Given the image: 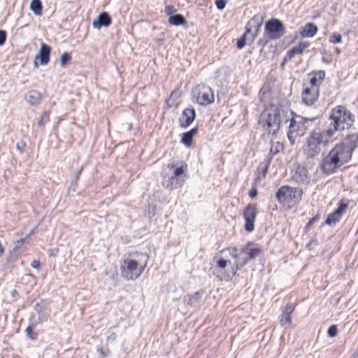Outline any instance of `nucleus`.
<instances>
[{"label":"nucleus","mask_w":358,"mask_h":358,"mask_svg":"<svg viewBox=\"0 0 358 358\" xmlns=\"http://www.w3.org/2000/svg\"><path fill=\"white\" fill-rule=\"evenodd\" d=\"M315 120V117L308 118L294 115V116L289 120V130L287 131V137L291 143L293 144L294 138L299 135L298 131L306 130L308 126V123L309 122H313Z\"/></svg>","instance_id":"7"},{"label":"nucleus","mask_w":358,"mask_h":358,"mask_svg":"<svg viewBox=\"0 0 358 358\" xmlns=\"http://www.w3.org/2000/svg\"><path fill=\"white\" fill-rule=\"evenodd\" d=\"M134 255L141 259H127L124 262V265L121 266L122 275L128 280L138 278L147 266L149 260L147 253L136 252Z\"/></svg>","instance_id":"3"},{"label":"nucleus","mask_w":358,"mask_h":358,"mask_svg":"<svg viewBox=\"0 0 358 358\" xmlns=\"http://www.w3.org/2000/svg\"><path fill=\"white\" fill-rule=\"evenodd\" d=\"M51 52V48L48 45L41 43L38 54L35 57L34 65L36 68H38V64L36 59L40 60L41 65H46L50 61V55Z\"/></svg>","instance_id":"16"},{"label":"nucleus","mask_w":358,"mask_h":358,"mask_svg":"<svg viewBox=\"0 0 358 358\" xmlns=\"http://www.w3.org/2000/svg\"><path fill=\"white\" fill-rule=\"evenodd\" d=\"M165 13L168 15H173V13L176 11L173 6H167L165 7Z\"/></svg>","instance_id":"50"},{"label":"nucleus","mask_w":358,"mask_h":358,"mask_svg":"<svg viewBox=\"0 0 358 358\" xmlns=\"http://www.w3.org/2000/svg\"><path fill=\"white\" fill-rule=\"evenodd\" d=\"M229 251V254L230 255L234 258L236 261L238 260V257H239V255H238V250L237 248L236 247H233V248H225L219 251V253H222L225 251Z\"/></svg>","instance_id":"37"},{"label":"nucleus","mask_w":358,"mask_h":358,"mask_svg":"<svg viewBox=\"0 0 358 358\" xmlns=\"http://www.w3.org/2000/svg\"><path fill=\"white\" fill-rule=\"evenodd\" d=\"M332 131L324 129L322 131H313L308 136L304 147V155L308 159H313L320 154L322 147L333 141Z\"/></svg>","instance_id":"1"},{"label":"nucleus","mask_w":358,"mask_h":358,"mask_svg":"<svg viewBox=\"0 0 358 358\" xmlns=\"http://www.w3.org/2000/svg\"><path fill=\"white\" fill-rule=\"evenodd\" d=\"M192 97L201 106L210 105L215 101L211 87L203 84L198 85L192 90Z\"/></svg>","instance_id":"8"},{"label":"nucleus","mask_w":358,"mask_h":358,"mask_svg":"<svg viewBox=\"0 0 358 358\" xmlns=\"http://www.w3.org/2000/svg\"><path fill=\"white\" fill-rule=\"evenodd\" d=\"M319 215L314 216L306 225V228L309 229L316 221L319 220Z\"/></svg>","instance_id":"53"},{"label":"nucleus","mask_w":358,"mask_h":358,"mask_svg":"<svg viewBox=\"0 0 358 358\" xmlns=\"http://www.w3.org/2000/svg\"><path fill=\"white\" fill-rule=\"evenodd\" d=\"M26 147L27 144L23 140H21L16 143V149L20 154H22L25 152Z\"/></svg>","instance_id":"46"},{"label":"nucleus","mask_w":358,"mask_h":358,"mask_svg":"<svg viewBox=\"0 0 358 358\" xmlns=\"http://www.w3.org/2000/svg\"><path fill=\"white\" fill-rule=\"evenodd\" d=\"M280 111L278 107L271 104L261 113L259 124L269 134L276 136L280 128Z\"/></svg>","instance_id":"4"},{"label":"nucleus","mask_w":358,"mask_h":358,"mask_svg":"<svg viewBox=\"0 0 358 358\" xmlns=\"http://www.w3.org/2000/svg\"><path fill=\"white\" fill-rule=\"evenodd\" d=\"M112 19L110 15L106 12L103 11L100 13L96 19L93 20L92 27L95 29H99L102 27H108L111 24Z\"/></svg>","instance_id":"20"},{"label":"nucleus","mask_w":358,"mask_h":358,"mask_svg":"<svg viewBox=\"0 0 358 358\" xmlns=\"http://www.w3.org/2000/svg\"><path fill=\"white\" fill-rule=\"evenodd\" d=\"M262 252V249L259 248H252L250 247L248 252L247 253V256L241 259L243 262L242 265H246L248 264L250 261L255 259L258 257Z\"/></svg>","instance_id":"29"},{"label":"nucleus","mask_w":358,"mask_h":358,"mask_svg":"<svg viewBox=\"0 0 358 358\" xmlns=\"http://www.w3.org/2000/svg\"><path fill=\"white\" fill-rule=\"evenodd\" d=\"M271 162V158H266V159L265 160L264 167L262 171L264 176H265L267 173L268 169L270 166Z\"/></svg>","instance_id":"52"},{"label":"nucleus","mask_w":358,"mask_h":358,"mask_svg":"<svg viewBox=\"0 0 358 358\" xmlns=\"http://www.w3.org/2000/svg\"><path fill=\"white\" fill-rule=\"evenodd\" d=\"M325 71L323 70H318L316 71H312L308 76H310V84L312 88H317L320 90V86L322 83L325 78Z\"/></svg>","instance_id":"22"},{"label":"nucleus","mask_w":358,"mask_h":358,"mask_svg":"<svg viewBox=\"0 0 358 358\" xmlns=\"http://www.w3.org/2000/svg\"><path fill=\"white\" fill-rule=\"evenodd\" d=\"M42 98L43 97L41 92L35 90H31L29 91L24 96L25 100L31 106L39 105L42 101Z\"/></svg>","instance_id":"25"},{"label":"nucleus","mask_w":358,"mask_h":358,"mask_svg":"<svg viewBox=\"0 0 358 358\" xmlns=\"http://www.w3.org/2000/svg\"><path fill=\"white\" fill-rule=\"evenodd\" d=\"M42 3L41 0H31L30 2V9L36 15H41L42 13Z\"/></svg>","instance_id":"33"},{"label":"nucleus","mask_w":358,"mask_h":358,"mask_svg":"<svg viewBox=\"0 0 358 358\" xmlns=\"http://www.w3.org/2000/svg\"><path fill=\"white\" fill-rule=\"evenodd\" d=\"M227 1L226 0H216L215 5L218 10H223L226 6Z\"/></svg>","instance_id":"49"},{"label":"nucleus","mask_w":358,"mask_h":358,"mask_svg":"<svg viewBox=\"0 0 358 358\" xmlns=\"http://www.w3.org/2000/svg\"><path fill=\"white\" fill-rule=\"evenodd\" d=\"M302 101L307 106L315 103L319 96V89L305 87L302 92Z\"/></svg>","instance_id":"17"},{"label":"nucleus","mask_w":358,"mask_h":358,"mask_svg":"<svg viewBox=\"0 0 358 358\" xmlns=\"http://www.w3.org/2000/svg\"><path fill=\"white\" fill-rule=\"evenodd\" d=\"M332 137L336 131L348 129L355 122V115L344 106L339 105L332 108L329 116Z\"/></svg>","instance_id":"2"},{"label":"nucleus","mask_w":358,"mask_h":358,"mask_svg":"<svg viewBox=\"0 0 358 358\" xmlns=\"http://www.w3.org/2000/svg\"><path fill=\"white\" fill-rule=\"evenodd\" d=\"M49 113L47 111H43L37 122L38 127L40 128H44L45 124L49 122Z\"/></svg>","instance_id":"35"},{"label":"nucleus","mask_w":358,"mask_h":358,"mask_svg":"<svg viewBox=\"0 0 358 358\" xmlns=\"http://www.w3.org/2000/svg\"><path fill=\"white\" fill-rule=\"evenodd\" d=\"M341 166L336 156L334 157L330 152L324 157L320 166L322 172L327 175L335 173Z\"/></svg>","instance_id":"11"},{"label":"nucleus","mask_w":358,"mask_h":358,"mask_svg":"<svg viewBox=\"0 0 358 358\" xmlns=\"http://www.w3.org/2000/svg\"><path fill=\"white\" fill-rule=\"evenodd\" d=\"M204 290L201 289L196 292L193 295L189 296V299L187 301V305L189 306H195L199 303L201 296L203 294Z\"/></svg>","instance_id":"31"},{"label":"nucleus","mask_w":358,"mask_h":358,"mask_svg":"<svg viewBox=\"0 0 358 358\" xmlns=\"http://www.w3.org/2000/svg\"><path fill=\"white\" fill-rule=\"evenodd\" d=\"M356 355H358V348H357V350L356 351Z\"/></svg>","instance_id":"61"},{"label":"nucleus","mask_w":358,"mask_h":358,"mask_svg":"<svg viewBox=\"0 0 358 358\" xmlns=\"http://www.w3.org/2000/svg\"><path fill=\"white\" fill-rule=\"evenodd\" d=\"M228 263H230V261L220 258L216 262V266L220 269H224L226 268Z\"/></svg>","instance_id":"48"},{"label":"nucleus","mask_w":358,"mask_h":358,"mask_svg":"<svg viewBox=\"0 0 358 358\" xmlns=\"http://www.w3.org/2000/svg\"><path fill=\"white\" fill-rule=\"evenodd\" d=\"M185 182L184 178H176L173 176H164L162 185L164 188L172 190L181 187Z\"/></svg>","instance_id":"19"},{"label":"nucleus","mask_w":358,"mask_h":358,"mask_svg":"<svg viewBox=\"0 0 358 358\" xmlns=\"http://www.w3.org/2000/svg\"><path fill=\"white\" fill-rule=\"evenodd\" d=\"M196 118V111L193 108H186L182 110V115L178 119L181 128L188 127Z\"/></svg>","instance_id":"15"},{"label":"nucleus","mask_w":358,"mask_h":358,"mask_svg":"<svg viewBox=\"0 0 358 358\" xmlns=\"http://www.w3.org/2000/svg\"><path fill=\"white\" fill-rule=\"evenodd\" d=\"M71 56L69 52H64L60 55L59 62L62 67H64L66 64L70 62Z\"/></svg>","instance_id":"39"},{"label":"nucleus","mask_w":358,"mask_h":358,"mask_svg":"<svg viewBox=\"0 0 358 358\" xmlns=\"http://www.w3.org/2000/svg\"><path fill=\"white\" fill-rule=\"evenodd\" d=\"M303 191L301 188L284 185L278 189L275 198L280 203H296L301 200Z\"/></svg>","instance_id":"6"},{"label":"nucleus","mask_w":358,"mask_h":358,"mask_svg":"<svg viewBox=\"0 0 358 358\" xmlns=\"http://www.w3.org/2000/svg\"><path fill=\"white\" fill-rule=\"evenodd\" d=\"M327 334L329 337H335L338 334V329L336 325H331L329 327L327 330Z\"/></svg>","instance_id":"47"},{"label":"nucleus","mask_w":358,"mask_h":358,"mask_svg":"<svg viewBox=\"0 0 358 358\" xmlns=\"http://www.w3.org/2000/svg\"><path fill=\"white\" fill-rule=\"evenodd\" d=\"M262 252V249L259 248H252L250 247L248 252L247 253V256L241 259L243 262L242 265H246L248 264L250 261L255 259L258 257Z\"/></svg>","instance_id":"30"},{"label":"nucleus","mask_w":358,"mask_h":358,"mask_svg":"<svg viewBox=\"0 0 358 358\" xmlns=\"http://www.w3.org/2000/svg\"><path fill=\"white\" fill-rule=\"evenodd\" d=\"M342 41V36L340 34L334 32L329 38V42L334 44L339 43Z\"/></svg>","instance_id":"43"},{"label":"nucleus","mask_w":358,"mask_h":358,"mask_svg":"<svg viewBox=\"0 0 358 358\" xmlns=\"http://www.w3.org/2000/svg\"><path fill=\"white\" fill-rule=\"evenodd\" d=\"M257 215L256 206L249 203L243 210V217L245 223L244 229L248 232H252L255 229V221Z\"/></svg>","instance_id":"10"},{"label":"nucleus","mask_w":358,"mask_h":358,"mask_svg":"<svg viewBox=\"0 0 358 358\" xmlns=\"http://www.w3.org/2000/svg\"><path fill=\"white\" fill-rule=\"evenodd\" d=\"M285 28L283 23L277 18H271L265 24V34L270 40H277L285 34Z\"/></svg>","instance_id":"9"},{"label":"nucleus","mask_w":358,"mask_h":358,"mask_svg":"<svg viewBox=\"0 0 358 358\" xmlns=\"http://www.w3.org/2000/svg\"><path fill=\"white\" fill-rule=\"evenodd\" d=\"M98 352L103 356V357H106L107 356V354L103 350L102 348H99L98 350Z\"/></svg>","instance_id":"60"},{"label":"nucleus","mask_w":358,"mask_h":358,"mask_svg":"<svg viewBox=\"0 0 358 358\" xmlns=\"http://www.w3.org/2000/svg\"><path fill=\"white\" fill-rule=\"evenodd\" d=\"M243 262L241 260H237L234 262V265L231 267L230 271L229 272H224V276L222 279L226 281H230L231 279L236 275L237 271L242 267L245 265H242Z\"/></svg>","instance_id":"27"},{"label":"nucleus","mask_w":358,"mask_h":358,"mask_svg":"<svg viewBox=\"0 0 358 358\" xmlns=\"http://www.w3.org/2000/svg\"><path fill=\"white\" fill-rule=\"evenodd\" d=\"M187 168V164H185V166H182L180 167H177L174 171V176H173L176 178H180V176L184 173L185 170H186Z\"/></svg>","instance_id":"45"},{"label":"nucleus","mask_w":358,"mask_h":358,"mask_svg":"<svg viewBox=\"0 0 358 358\" xmlns=\"http://www.w3.org/2000/svg\"><path fill=\"white\" fill-rule=\"evenodd\" d=\"M262 24V18L260 17H254L251 18L246 27L245 31L246 34L252 33V40L253 41L255 38L257 36L258 31Z\"/></svg>","instance_id":"18"},{"label":"nucleus","mask_w":358,"mask_h":358,"mask_svg":"<svg viewBox=\"0 0 358 358\" xmlns=\"http://www.w3.org/2000/svg\"><path fill=\"white\" fill-rule=\"evenodd\" d=\"M117 338V335L115 333H112L110 334L108 337H107V340L108 341H115Z\"/></svg>","instance_id":"57"},{"label":"nucleus","mask_w":358,"mask_h":358,"mask_svg":"<svg viewBox=\"0 0 358 358\" xmlns=\"http://www.w3.org/2000/svg\"><path fill=\"white\" fill-rule=\"evenodd\" d=\"M83 167L81 166L80 169H77L73 173L70 184V188H72L73 191L76 189V187H77V183L79 180L80 176L83 171Z\"/></svg>","instance_id":"34"},{"label":"nucleus","mask_w":358,"mask_h":358,"mask_svg":"<svg viewBox=\"0 0 358 358\" xmlns=\"http://www.w3.org/2000/svg\"><path fill=\"white\" fill-rule=\"evenodd\" d=\"M292 179L299 185H308L310 182V176L307 167L297 164L293 171Z\"/></svg>","instance_id":"12"},{"label":"nucleus","mask_w":358,"mask_h":358,"mask_svg":"<svg viewBox=\"0 0 358 358\" xmlns=\"http://www.w3.org/2000/svg\"><path fill=\"white\" fill-rule=\"evenodd\" d=\"M31 266L33 268L37 269L38 271L41 268V263L39 260L34 259L31 263Z\"/></svg>","instance_id":"54"},{"label":"nucleus","mask_w":358,"mask_h":358,"mask_svg":"<svg viewBox=\"0 0 358 358\" xmlns=\"http://www.w3.org/2000/svg\"><path fill=\"white\" fill-rule=\"evenodd\" d=\"M35 324H36V322L31 323L27 327L25 330L27 337L31 340H36L37 338V334L35 333L33 330V326H34Z\"/></svg>","instance_id":"36"},{"label":"nucleus","mask_w":358,"mask_h":358,"mask_svg":"<svg viewBox=\"0 0 358 358\" xmlns=\"http://www.w3.org/2000/svg\"><path fill=\"white\" fill-rule=\"evenodd\" d=\"M186 20L181 14H175L171 15L169 19V23L171 25L180 26L185 24Z\"/></svg>","instance_id":"32"},{"label":"nucleus","mask_w":358,"mask_h":358,"mask_svg":"<svg viewBox=\"0 0 358 358\" xmlns=\"http://www.w3.org/2000/svg\"><path fill=\"white\" fill-rule=\"evenodd\" d=\"M290 59H287V55H286L285 57H284V59H283L282 62L281 63V66H283Z\"/></svg>","instance_id":"59"},{"label":"nucleus","mask_w":358,"mask_h":358,"mask_svg":"<svg viewBox=\"0 0 358 358\" xmlns=\"http://www.w3.org/2000/svg\"><path fill=\"white\" fill-rule=\"evenodd\" d=\"M25 242V238H20L17 241H16L14 243V247H13V252L15 253H19L22 251L21 248L23 246L24 243Z\"/></svg>","instance_id":"40"},{"label":"nucleus","mask_w":358,"mask_h":358,"mask_svg":"<svg viewBox=\"0 0 358 358\" xmlns=\"http://www.w3.org/2000/svg\"><path fill=\"white\" fill-rule=\"evenodd\" d=\"M358 134H352L348 135L344 141L336 144L330 151L331 155L339 161L341 166L348 163L352 158L354 150L357 147Z\"/></svg>","instance_id":"5"},{"label":"nucleus","mask_w":358,"mask_h":358,"mask_svg":"<svg viewBox=\"0 0 358 358\" xmlns=\"http://www.w3.org/2000/svg\"><path fill=\"white\" fill-rule=\"evenodd\" d=\"M248 34H246V32L236 42V47L238 48V49H242L245 47V44H246V40H247V38H246V35Z\"/></svg>","instance_id":"44"},{"label":"nucleus","mask_w":358,"mask_h":358,"mask_svg":"<svg viewBox=\"0 0 358 358\" xmlns=\"http://www.w3.org/2000/svg\"><path fill=\"white\" fill-rule=\"evenodd\" d=\"M258 194V192H257V189L256 187H252L251 190L249 192V196L252 198V199H254L257 196Z\"/></svg>","instance_id":"56"},{"label":"nucleus","mask_w":358,"mask_h":358,"mask_svg":"<svg viewBox=\"0 0 358 358\" xmlns=\"http://www.w3.org/2000/svg\"><path fill=\"white\" fill-rule=\"evenodd\" d=\"M280 147L282 148V145L281 144H280V143H278V142L277 143L275 147L273 145H271V147L270 148V151H269V155L267 157V158H271V160L273 155L278 153Z\"/></svg>","instance_id":"41"},{"label":"nucleus","mask_w":358,"mask_h":358,"mask_svg":"<svg viewBox=\"0 0 358 358\" xmlns=\"http://www.w3.org/2000/svg\"><path fill=\"white\" fill-rule=\"evenodd\" d=\"M348 208V203L341 201L338 203V208L331 213L327 215V217L324 222V224L331 226L339 222L343 213Z\"/></svg>","instance_id":"14"},{"label":"nucleus","mask_w":358,"mask_h":358,"mask_svg":"<svg viewBox=\"0 0 358 358\" xmlns=\"http://www.w3.org/2000/svg\"><path fill=\"white\" fill-rule=\"evenodd\" d=\"M198 133V127H195L187 132L181 134V143L189 148L192 145L194 136Z\"/></svg>","instance_id":"26"},{"label":"nucleus","mask_w":358,"mask_h":358,"mask_svg":"<svg viewBox=\"0 0 358 358\" xmlns=\"http://www.w3.org/2000/svg\"><path fill=\"white\" fill-rule=\"evenodd\" d=\"M48 303L46 300L40 299L36 301L33 306L34 310L38 314V320L36 324L46 322L49 317L48 310Z\"/></svg>","instance_id":"13"},{"label":"nucleus","mask_w":358,"mask_h":358,"mask_svg":"<svg viewBox=\"0 0 358 358\" xmlns=\"http://www.w3.org/2000/svg\"><path fill=\"white\" fill-rule=\"evenodd\" d=\"M317 30L318 28L314 23L308 22L300 27L299 33L303 38H312L317 34Z\"/></svg>","instance_id":"23"},{"label":"nucleus","mask_w":358,"mask_h":358,"mask_svg":"<svg viewBox=\"0 0 358 358\" xmlns=\"http://www.w3.org/2000/svg\"><path fill=\"white\" fill-rule=\"evenodd\" d=\"M271 41L268 36H265L259 38L257 41V45L261 48L260 51L262 52L264 48L267 45L268 41Z\"/></svg>","instance_id":"42"},{"label":"nucleus","mask_w":358,"mask_h":358,"mask_svg":"<svg viewBox=\"0 0 358 358\" xmlns=\"http://www.w3.org/2000/svg\"><path fill=\"white\" fill-rule=\"evenodd\" d=\"M262 252V249L259 248H252L250 247L248 252L247 253V256L241 259L243 262L242 265H246L248 264L250 261L255 259L258 257Z\"/></svg>","instance_id":"28"},{"label":"nucleus","mask_w":358,"mask_h":358,"mask_svg":"<svg viewBox=\"0 0 358 358\" xmlns=\"http://www.w3.org/2000/svg\"><path fill=\"white\" fill-rule=\"evenodd\" d=\"M180 97V93L176 90L173 91L167 101V104L169 107H172L176 104V100Z\"/></svg>","instance_id":"38"},{"label":"nucleus","mask_w":358,"mask_h":358,"mask_svg":"<svg viewBox=\"0 0 358 358\" xmlns=\"http://www.w3.org/2000/svg\"><path fill=\"white\" fill-rule=\"evenodd\" d=\"M253 244L250 242H249L247 245H245V246H243L241 249V253H244V254H246L248 252L250 247Z\"/></svg>","instance_id":"55"},{"label":"nucleus","mask_w":358,"mask_h":358,"mask_svg":"<svg viewBox=\"0 0 358 358\" xmlns=\"http://www.w3.org/2000/svg\"><path fill=\"white\" fill-rule=\"evenodd\" d=\"M6 40V32L4 30H0V46L5 43Z\"/></svg>","instance_id":"51"},{"label":"nucleus","mask_w":358,"mask_h":358,"mask_svg":"<svg viewBox=\"0 0 358 358\" xmlns=\"http://www.w3.org/2000/svg\"><path fill=\"white\" fill-rule=\"evenodd\" d=\"M294 310V306L292 303H287L282 311L280 316V324L282 327L289 325L292 322V313Z\"/></svg>","instance_id":"21"},{"label":"nucleus","mask_w":358,"mask_h":358,"mask_svg":"<svg viewBox=\"0 0 358 358\" xmlns=\"http://www.w3.org/2000/svg\"><path fill=\"white\" fill-rule=\"evenodd\" d=\"M10 295H11L13 297H19V294H18V292H17L15 289H13V290L10 292Z\"/></svg>","instance_id":"58"},{"label":"nucleus","mask_w":358,"mask_h":358,"mask_svg":"<svg viewBox=\"0 0 358 358\" xmlns=\"http://www.w3.org/2000/svg\"><path fill=\"white\" fill-rule=\"evenodd\" d=\"M310 46L308 41H301L297 45L292 47L287 52V58L292 59L296 55H301Z\"/></svg>","instance_id":"24"}]
</instances>
